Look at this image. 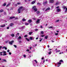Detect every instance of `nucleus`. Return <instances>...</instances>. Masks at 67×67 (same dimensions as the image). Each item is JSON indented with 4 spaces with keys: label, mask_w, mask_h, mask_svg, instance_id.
<instances>
[{
    "label": "nucleus",
    "mask_w": 67,
    "mask_h": 67,
    "mask_svg": "<svg viewBox=\"0 0 67 67\" xmlns=\"http://www.w3.org/2000/svg\"><path fill=\"white\" fill-rule=\"evenodd\" d=\"M24 57H25V58L26 57V55H24Z\"/></svg>",
    "instance_id": "de8ad7c7"
},
{
    "label": "nucleus",
    "mask_w": 67,
    "mask_h": 67,
    "mask_svg": "<svg viewBox=\"0 0 67 67\" xmlns=\"http://www.w3.org/2000/svg\"><path fill=\"white\" fill-rule=\"evenodd\" d=\"M60 11H61V9L60 8H58L57 9V11L58 12H60Z\"/></svg>",
    "instance_id": "423d86ee"
},
{
    "label": "nucleus",
    "mask_w": 67,
    "mask_h": 67,
    "mask_svg": "<svg viewBox=\"0 0 67 67\" xmlns=\"http://www.w3.org/2000/svg\"><path fill=\"white\" fill-rule=\"evenodd\" d=\"M40 19H38L36 21V23H39V22H40Z\"/></svg>",
    "instance_id": "a211bd4d"
},
{
    "label": "nucleus",
    "mask_w": 67,
    "mask_h": 67,
    "mask_svg": "<svg viewBox=\"0 0 67 67\" xmlns=\"http://www.w3.org/2000/svg\"><path fill=\"white\" fill-rule=\"evenodd\" d=\"M53 27H49V29H52V28H53Z\"/></svg>",
    "instance_id": "a19ab883"
},
{
    "label": "nucleus",
    "mask_w": 67,
    "mask_h": 67,
    "mask_svg": "<svg viewBox=\"0 0 67 67\" xmlns=\"http://www.w3.org/2000/svg\"><path fill=\"white\" fill-rule=\"evenodd\" d=\"M47 3V1H46L43 2V4H44V5H45V4H46V3Z\"/></svg>",
    "instance_id": "9b49d317"
},
{
    "label": "nucleus",
    "mask_w": 67,
    "mask_h": 67,
    "mask_svg": "<svg viewBox=\"0 0 67 67\" xmlns=\"http://www.w3.org/2000/svg\"><path fill=\"white\" fill-rule=\"evenodd\" d=\"M44 36H45V35H41V37H44Z\"/></svg>",
    "instance_id": "5fc2aeb1"
},
{
    "label": "nucleus",
    "mask_w": 67,
    "mask_h": 67,
    "mask_svg": "<svg viewBox=\"0 0 67 67\" xmlns=\"http://www.w3.org/2000/svg\"><path fill=\"white\" fill-rule=\"evenodd\" d=\"M30 40H32L33 39V38L32 37H30L29 38Z\"/></svg>",
    "instance_id": "393cba45"
},
{
    "label": "nucleus",
    "mask_w": 67,
    "mask_h": 67,
    "mask_svg": "<svg viewBox=\"0 0 67 67\" xmlns=\"http://www.w3.org/2000/svg\"><path fill=\"white\" fill-rule=\"evenodd\" d=\"M22 38V37H21L20 36L18 38V40H20V39H21V38Z\"/></svg>",
    "instance_id": "dca6fc26"
},
{
    "label": "nucleus",
    "mask_w": 67,
    "mask_h": 67,
    "mask_svg": "<svg viewBox=\"0 0 67 67\" xmlns=\"http://www.w3.org/2000/svg\"><path fill=\"white\" fill-rule=\"evenodd\" d=\"M10 52V50H8L7 52Z\"/></svg>",
    "instance_id": "6e6d98bb"
},
{
    "label": "nucleus",
    "mask_w": 67,
    "mask_h": 67,
    "mask_svg": "<svg viewBox=\"0 0 67 67\" xmlns=\"http://www.w3.org/2000/svg\"><path fill=\"white\" fill-rule=\"evenodd\" d=\"M2 60H3L4 62H7V60H6L5 59H3Z\"/></svg>",
    "instance_id": "cd10ccee"
},
{
    "label": "nucleus",
    "mask_w": 67,
    "mask_h": 67,
    "mask_svg": "<svg viewBox=\"0 0 67 67\" xmlns=\"http://www.w3.org/2000/svg\"><path fill=\"white\" fill-rule=\"evenodd\" d=\"M41 26V28H43V27L41 25L40 26Z\"/></svg>",
    "instance_id": "13d9d810"
},
{
    "label": "nucleus",
    "mask_w": 67,
    "mask_h": 67,
    "mask_svg": "<svg viewBox=\"0 0 67 67\" xmlns=\"http://www.w3.org/2000/svg\"><path fill=\"white\" fill-rule=\"evenodd\" d=\"M60 3L58 2L56 3L55 4V5H58V4H59Z\"/></svg>",
    "instance_id": "f8f14e48"
},
{
    "label": "nucleus",
    "mask_w": 67,
    "mask_h": 67,
    "mask_svg": "<svg viewBox=\"0 0 67 67\" xmlns=\"http://www.w3.org/2000/svg\"><path fill=\"white\" fill-rule=\"evenodd\" d=\"M34 61L36 63H37V61L36 60H35Z\"/></svg>",
    "instance_id": "ea45409f"
},
{
    "label": "nucleus",
    "mask_w": 67,
    "mask_h": 67,
    "mask_svg": "<svg viewBox=\"0 0 67 67\" xmlns=\"http://www.w3.org/2000/svg\"><path fill=\"white\" fill-rule=\"evenodd\" d=\"M63 8L64 9H65L66 8V7H65V6H63Z\"/></svg>",
    "instance_id": "412c9836"
},
{
    "label": "nucleus",
    "mask_w": 67,
    "mask_h": 67,
    "mask_svg": "<svg viewBox=\"0 0 67 67\" xmlns=\"http://www.w3.org/2000/svg\"><path fill=\"white\" fill-rule=\"evenodd\" d=\"M36 40H38V37H37L36 38Z\"/></svg>",
    "instance_id": "4d7b16f0"
},
{
    "label": "nucleus",
    "mask_w": 67,
    "mask_h": 67,
    "mask_svg": "<svg viewBox=\"0 0 67 67\" xmlns=\"http://www.w3.org/2000/svg\"><path fill=\"white\" fill-rule=\"evenodd\" d=\"M27 35H25L24 36L25 37H27Z\"/></svg>",
    "instance_id": "58836bf2"
},
{
    "label": "nucleus",
    "mask_w": 67,
    "mask_h": 67,
    "mask_svg": "<svg viewBox=\"0 0 67 67\" xmlns=\"http://www.w3.org/2000/svg\"><path fill=\"white\" fill-rule=\"evenodd\" d=\"M25 25H29V23H26L25 24Z\"/></svg>",
    "instance_id": "37998d69"
},
{
    "label": "nucleus",
    "mask_w": 67,
    "mask_h": 67,
    "mask_svg": "<svg viewBox=\"0 0 67 67\" xmlns=\"http://www.w3.org/2000/svg\"><path fill=\"white\" fill-rule=\"evenodd\" d=\"M60 52V50H57V51H56V53H58V52Z\"/></svg>",
    "instance_id": "c85d7f7f"
},
{
    "label": "nucleus",
    "mask_w": 67,
    "mask_h": 67,
    "mask_svg": "<svg viewBox=\"0 0 67 67\" xmlns=\"http://www.w3.org/2000/svg\"><path fill=\"white\" fill-rule=\"evenodd\" d=\"M37 4H38V5H41V3H39V2H38Z\"/></svg>",
    "instance_id": "c9c22d12"
},
{
    "label": "nucleus",
    "mask_w": 67,
    "mask_h": 67,
    "mask_svg": "<svg viewBox=\"0 0 67 67\" xmlns=\"http://www.w3.org/2000/svg\"><path fill=\"white\" fill-rule=\"evenodd\" d=\"M2 48H4L6 50L7 49V48L6 47H2Z\"/></svg>",
    "instance_id": "ddd939ff"
},
{
    "label": "nucleus",
    "mask_w": 67,
    "mask_h": 67,
    "mask_svg": "<svg viewBox=\"0 0 67 67\" xmlns=\"http://www.w3.org/2000/svg\"><path fill=\"white\" fill-rule=\"evenodd\" d=\"M28 21V22H29L30 23H31V22H32V20H29Z\"/></svg>",
    "instance_id": "a878e982"
},
{
    "label": "nucleus",
    "mask_w": 67,
    "mask_h": 67,
    "mask_svg": "<svg viewBox=\"0 0 67 67\" xmlns=\"http://www.w3.org/2000/svg\"><path fill=\"white\" fill-rule=\"evenodd\" d=\"M59 21V20H57L56 21V22H58Z\"/></svg>",
    "instance_id": "c03bdc74"
},
{
    "label": "nucleus",
    "mask_w": 67,
    "mask_h": 67,
    "mask_svg": "<svg viewBox=\"0 0 67 67\" xmlns=\"http://www.w3.org/2000/svg\"><path fill=\"white\" fill-rule=\"evenodd\" d=\"M7 29H9V27H7Z\"/></svg>",
    "instance_id": "680f3d73"
},
{
    "label": "nucleus",
    "mask_w": 67,
    "mask_h": 67,
    "mask_svg": "<svg viewBox=\"0 0 67 67\" xmlns=\"http://www.w3.org/2000/svg\"><path fill=\"white\" fill-rule=\"evenodd\" d=\"M23 6H21L19 7V9H18V11H20L21 10H23V9H23Z\"/></svg>",
    "instance_id": "f03ea898"
},
{
    "label": "nucleus",
    "mask_w": 67,
    "mask_h": 67,
    "mask_svg": "<svg viewBox=\"0 0 67 67\" xmlns=\"http://www.w3.org/2000/svg\"><path fill=\"white\" fill-rule=\"evenodd\" d=\"M47 47H48V48L49 47V45H48L47 46Z\"/></svg>",
    "instance_id": "e2e57ef3"
},
{
    "label": "nucleus",
    "mask_w": 67,
    "mask_h": 67,
    "mask_svg": "<svg viewBox=\"0 0 67 67\" xmlns=\"http://www.w3.org/2000/svg\"><path fill=\"white\" fill-rule=\"evenodd\" d=\"M33 20H35V18H34L33 19Z\"/></svg>",
    "instance_id": "0e129e2a"
},
{
    "label": "nucleus",
    "mask_w": 67,
    "mask_h": 67,
    "mask_svg": "<svg viewBox=\"0 0 67 67\" xmlns=\"http://www.w3.org/2000/svg\"><path fill=\"white\" fill-rule=\"evenodd\" d=\"M17 4H21V3H20L18 2L17 3Z\"/></svg>",
    "instance_id": "79ce46f5"
},
{
    "label": "nucleus",
    "mask_w": 67,
    "mask_h": 67,
    "mask_svg": "<svg viewBox=\"0 0 67 67\" xmlns=\"http://www.w3.org/2000/svg\"><path fill=\"white\" fill-rule=\"evenodd\" d=\"M10 4H8L7 6V7H9V6L10 5Z\"/></svg>",
    "instance_id": "4c0bfd02"
},
{
    "label": "nucleus",
    "mask_w": 67,
    "mask_h": 67,
    "mask_svg": "<svg viewBox=\"0 0 67 67\" xmlns=\"http://www.w3.org/2000/svg\"><path fill=\"white\" fill-rule=\"evenodd\" d=\"M32 9L33 10H34V11L35 12H36L37 10V9L36 8L35 6L33 7Z\"/></svg>",
    "instance_id": "f257e3e1"
},
{
    "label": "nucleus",
    "mask_w": 67,
    "mask_h": 67,
    "mask_svg": "<svg viewBox=\"0 0 67 67\" xmlns=\"http://www.w3.org/2000/svg\"><path fill=\"white\" fill-rule=\"evenodd\" d=\"M3 9L0 10V12H3Z\"/></svg>",
    "instance_id": "5701e85b"
},
{
    "label": "nucleus",
    "mask_w": 67,
    "mask_h": 67,
    "mask_svg": "<svg viewBox=\"0 0 67 67\" xmlns=\"http://www.w3.org/2000/svg\"><path fill=\"white\" fill-rule=\"evenodd\" d=\"M55 35H58V33H55Z\"/></svg>",
    "instance_id": "e433bc0d"
},
{
    "label": "nucleus",
    "mask_w": 67,
    "mask_h": 67,
    "mask_svg": "<svg viewBox=\"0 0 67 67\" xmlns=\"http://www.w3.org/2000/svg\"><path fill=\"white\" fill-rule=\"evenodd\" d=\"M37 30H38V29H35V31H37Z\"/></svg>",
    "instance_id": "603ef678"
},
{
    "label": "nucleus",
    "mask_w": 67,
    "mask_h": 67,
    "mask_svg": "<svg viewBox=\"0 0 67 67\" xmlns=\"http://www.w3.org/2000/svg\"><path fill=\"white\" fill-rule=\"evenodd\" d=\"M14 46L15 48H17V46H16V45H14Z\"/></svg>",
    "instance_id": "473e14b6"
},
{
    "label": "nucleus",
    "mask_w": 67,
    "mask_h": 67,
    "mask_svg": "<svg viewBox=\"0 0 67 67\" xmlns=\"http://www.w3.org/2000/svg\"><path fill=\"white\" fill-rule=\"evenodd\" d=\"M26 51L27 52H29V50L28 49H27V50H26Z\"/></svg>",
    "instance_id": "864d4df0"
},
{
    "label": "nucleus",
    "mask_w": 67,
    "mask_h": 67,
    "mask_svg": "<svg viewBox=\"0 0 67 67\" xmlns=\"http://www.w3.org/2000/svg\"><path fill=\"white\" fill-rule=\"evenodd\" d=\"M45 39H47V38H48V36H46L45 37Z\"/></svg>",
    "instance_id": "b1692460"
},
{
    "label": "nucleus",
    "mask_w": 67,
    "mask_h": 67,
    "mask_svg": "<svg viewBox=\"0 0 67 67\" xmlns=\"http://www.w3.org/2000/svg\"><path fill=\"white\" fill-rule=\"evenodd\" d=\"M43 40V39H41L40 40V42H41L42 41V40Z\"/></svg>",
    "instance_id": "3c124183"
},
{
    "label": "nucleus",
    "mask_w": 67,
    "mask_h": 67,
    "mask_svg": "<svg viewBox=\"0 0 67 67\" xmlns=\"http://www.w3.org/2000/svg\"><path fill=\"white\" fill-rule=\"evenodd\" d=\"M19 42L20 43H21V41H19Z\"/></svg>",
    "instance_id": "774afa93"
},
{
    "label": "nucleus",
    "mask_w": 67,
    "mask_h": 67,
    "mask_svg": "<svg viewBox=\"0 0 67 67\" xmlns=\"http://www.w3.org/2000/svg\"><path fill=\"white\" fill-rule=\"evenodd\" d=\"M32 47H30V49H32Z\"/></svg>",
    "instance_id": "69168bd1"
},
{
    "label": "nucleus",
    "mask_w": 67,
    "mask_h": 67,
    "mask_svg": "<svg viewBox=\"0 0 67 67\" xmlns=\"http://www.w3.org/2000/svg\"><path fill=\"white\" fill-rule=\"evenodd\" d=\"M5 5H6V3H4L3 4V6H5Z\"/></svg>",
    "instance_id": "72a5a7b5"
},
{
    "label": "nucleus",
    "mask_w": 67,
    "mask_h": 67,
    "mask_svg": "<svg viewBox=\"0 0 67 67\" xmlns=\"http://www.w3.org/2000/svg\"><path fill=\"white\" fill-rule=\"evenodd\" d=\"M1 48H2V46H1L0 47V50L1 49Z\"/></svg>",
    "instance_id": "bf43d9fd"
},
{
    "label": "nucleus",
    "mask_w": 67,
    "mask_h": 67,
    "mask_svg": "<svg viewBox=\"0 0 67 67\" xmlns=\"http://www.w3.org/2000/svg\"><path fill=\"white\" fill-rule=\"evenodd\" d=\"M51 53H52V52L51 51L50 52H49L48 53V54H49L50 55V54H51Z\"/></svg>",
    "instance_id": "f704fd0d"
},
{
    "label": "nucleus",
    "mask_w": 67,
    "mask_h": 67,
    "mask_svg": "<svg viewBox=\"0 0 67 67\" xmlns=\"http://www.w3.org/2000/svg\"><path fill=\"white\" fill-rule=\"evenodd\" d=\"M11 36L12 37H14V35L13 34H12L11 35Z\"/></svg>",
    "instance_id": "4be33fe9"
},
{
    "label": "nucleus",
    "mask_w": 67,
    "mask_h": 67,
    "mask_svg": "<svg viewBox=\"0 0 67 67\" xmlns=\"http://www.w3.org/2000/svg\"><path fill=\"white\" fill-rule=\"evenodd\" d=\"M60 7L59 6H58L56 8L57 9H58V8H59Z\"/></svg>",
    "instance_id": "49530a36"
},
{
    "label": "nucleus",
    "mask_w": 67,
    "mask_h": 67,
    "mask_svg": "<svg viewBox=\"0 0 67 67\" xmlns=\"http://www.w3.org/2000/svg\"><path fill=\"white\" fill-rule=\"evenodd\" d=\"M14 18H15V17L14 16L9 18V19H14Z\"/></svg>",
    "instance_id": "9d476101"
},
{
    "label": "nucleus",
    "mask_w": 67,
    "mask_h": 67,
    "mask_svg": "<svg viewBox=\"0 0 67 67\" xmlns=\"http://www.w3.org/2000/svg\"><path fill=\"white\" fill-rule=\"evenodd\" d=\"M3 56H5L7 55V52H6V51H3Z\"/></svg>",
    "instance_id": "7ed1b4c3"
},
{
    "label": "nucleus",
    "mask_w": 67,
    "mask_h": 67,
    "mask_svg": "<svg viewBox=\"0 0 67 67\" xmlns=\"http://www.w3.org/2000/svg\"><path fill=\"white\" fill-rule=\"evenodd\" d=\"M50 10V8H47L46 10H45V11H48V10Z\"/></svg>",
    "instance_id": "6e6552de"
},
{
    "label": "nucleus",
    "mask_w": 67,
    "mask_h": 67,
    "mask_svg": "<svg viewBox=\"0 0 67 67\" xmlns=\"http://www.w3.org/2000/svg\"><path fill=\"white\" fill-rule=\"evenodd\" d=\"M41 34H44V31H41Z\"/></svg>",
    "instance_id": "2f4dec72"
},
{
    "label": "nucleus",
    "mask_w": 67,
    "mask_h": 67,
    "mask_svg": "<svg viewBox=\"0 0 67 67\" xmlns=\"http://www.w3.org/2000/svg\"><path fill=\"white\" fill-rule=\"evenodd\" d=\"M9 55H11V52H9Z\"/></svg>",
    "instance_id": "09e8293b"
},
{
    "label": "nucleus",
    "mask_w": 67,
    "mask_h": 67,
    "mask_svg": "<svg viewBox=\"0 0 67 67\" xmlns=\"http://www.w3.org/2000/svg\"><path fill=\"white\" fill-rule=\"evenodd\" d=\"M19 34H20L18 33L16 35V37H18V36H19Z\"/></svg>",
    "instance_id": "0eeeda50"
},
{
    "label": "nucleus",
    "mask_w": 67,
    "mask_h": 67,
    "mask_svg": "<svg viewBox=\"0 0 67 67\" xmlns=\"http://www.w3.org/2000/svg\"><path fill=\"white\" fill-rule=\"evenodd\" d=\"M33 33V32H29V34L30 35H31V34H32Z\"/></svg>",
    "instance_id": "aec40b11"
},
{
    "label": "nucleus",
    "mask_w": 67,
    "mask_h": 67,
    "mask_svg": "<svg viewBox=\"0 0 67 67\" xmlns=\"http://www.w3.org/2000/svg\"><path fill=\"white\" fill-rule=\"evenodd\" d=\"M26 40L27 41H30V40L29 39H28L27 38H26Z\"/></svg>",
    "instance_id": "c756f323"
},
{
    "label": "nucleus",
    "mask_w": 67,
    "mask_h": 67,
    "mask_svg": "<svg viewBox=\"0 0 67 67\" xmlns=\"http://www.w3.org/2000/svg\"><path fill=\"white\" fill-rule=\"evenodd\" d=\"M56 31L57 33H58V32H59V31Z\"/></svg>",
    "instance_id": "052dcab7"
},
{
    "label": "nucleus",
    "mask_w": 67,
    "mask_h": 67,
    "mask_svg": "<svg viewBox=\"0 0 67 67\" xmlns=\"http://www.w3.org/2000/svg\"><path fill=\"white\" fill-rule=\"evenodd\" d=\"M5 25H1V27H5Z\"/></svg>",
    "instance_id": "2eb2a0df"
},
{
    "label": "nucleus",
    "mask_w": 67,
    "mask_h": 67,
    "mask_svg": "<svg viewBox=\"0 0 67 67\" xmlns=\"http://www.w3.org/2000/svg\"><path fill=\"white\" fill-rule=\"evenodd\" d=\"M35 3V1H33L31 3V4H34Z\"/></svg>",
    "instance_id": "6ab92c4d"
},
{
    "label": "nucleus",
    "mask_w": 67,
    "mask_h": 67,
    "mask_svg": "<svg viewBox=\"0 0 67 67\" xmlns=\"http://www.w3.org/2000/svg\"><path fill=\"white\" fill-rule=\"evenodd\" d=\"M14 42V41H10L9 42V43L10 45H12L13 43Z\"/></svg>",
    "instance_id": "20e7f679"
},
{
    "label": "nucleus",
    "mask_w": 67,
    "mask_h": 67,
    "mask_svg": "<svg viewBox=\"0 0 67 67\" xmlns=\"http://www.w3.org/2000/svg\"><path fill=\"white\" fill-rule=\"evenodd\" d=\"M10 10H13V8H11L10 9Z\"/></svg>",
    "instance_id": "338daca9"
},
{
    "label": "nucleus",
    "mask_w": 67,
    "mask_h": 67,
    "mask_svg": "<svg viewBox=\"0 0 67 67\" xmlns=\"http://www.w3.org/2000/svg\"><path fill=\"white\" fill-rule=\"evenodd\" d=\"M37 46V44H36L35 45V46H34L35 47V46Z\"/></svg>",
    "instance_id": "8fccbe9b"
},
{
    "label": "nucleus",
    "mask_w": 67,
    "mask_h": 67,
    "mask_svg": "<svg viewBox=\"0 0 67 67\" xmlns=\"http://www.w3.org/2000/svg\"><path fill=\"white\" fill-rule=\"evenodd\" d=\"M54 2V0H50L49 3H53Z\"/></svg>",
    "instance_id": "39448f33"
},
{
    "label": "nucleus",
    "mask_w": 67,
    "mask_h": 67,
    "mask_svg": "<svg viewBox=\"0 0 67 67\" xmlns=\"http://www.w3.org/2000/svg\"><path fill=\"white\" fill-rule=\"evenodd\" d=\"M59 62H63V63H64V62H63V60H61L59 61Z\"/></svg>",
    "instance_id": "7c9ffc66"
},
{
    "label": "nucleus",
    "mask_w": 67,
    "mask_h": 67,
    "mask_svg": "<svg viewBox=\"0 0 67 67\" xmlns=\"http://www.w3.org/2000/svg\"><path fill=\"white\" fill-rule=\"evenodd\" d=\"M26 20L25 19H22V21H25Z\"/></svg>",
    "instance_id": "f3484780"
},
{
    "label": "nucleus",
    "mask_w": 67,
    "mask_h": 67,
    "mask_svg": "<svg viewBox=\"0 0 67 67\" xmlns=\"http://www.w3.org/2000/svg\"><path fill=\"white\" fill-rule=\"evenodd\" d=\"M14 25V24H13V23H12L10 24V26H13Z\"/></svg>",
    "instance_id": "1a4fd4ad"
},
{
    "label": "nucleus",
    "mask_w": 67,
    "mask_h": 67,
    "mask_svg": "<svg viewBox=\"0 0 67 67\" xmlns=\"http://www.w3.org/2000/svg\"><path fill=\"white\" fill-rule=\"evenodd\" d=\"M18 13H21V11H18Z\"/></svg>",
    "instance_id": "a18cd8bd"
},
{
    "label": "nucleus",
    "mask_w": 67,
    "mask_h": 67,
    "mask_svg": "<svg viewBox=\"0 0 67 67\" xmlns=\"http://www.w3.org/2000/svg\"><path fill=\"white\" fill-rule=\"evenodd\" d=\"M57 64L59 65H61V64H62V63L60 62H58Z\"/></svg>",
    "instance_id": "bb28decb"
},
{
    "label": "nucleus",
    "mask_w": 67,
    "mask_h": 67,
    "mask_svg": "<svg viewBox=\"0 0 67 67\" xmlns=\"http://www.w3.org/2000/svg\"><path fill=\"white\" fill-rule=\"evenodd\" d=\"M36 13L37 14H40V11H38L36 12Z\"/></svg>",
    "instance_id": "4468645a"
}]
</instances>
